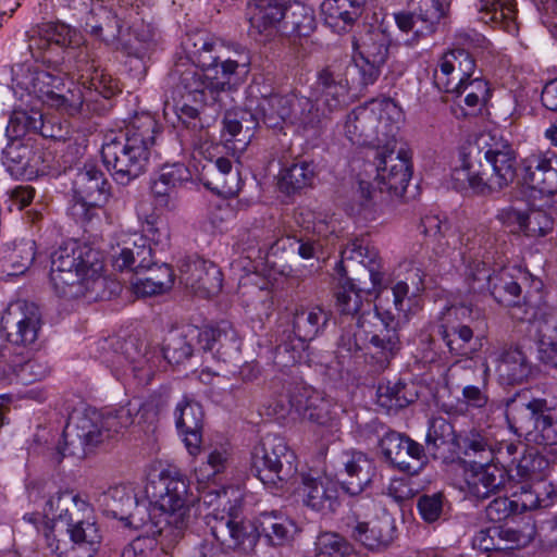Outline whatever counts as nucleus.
Here are the masks:
<instances>
[{"instance_id": "c756f323", "label": "nucleus", "mask_w": 557, "mask_h": 557, "mask_svg": "<svg viewBox=\"0 0 557 557\" xmlns=\"http://www.w3.org/2000/svg\"><path fill=\"white\" fill-rule=\"evenodd\" d=\"M356 262L367 269L374 290L382 288L385 273L382 271L381 258L377 249L366 237H357L350 240L342 250V260L338 264L345 270V262Z\"/></svg>"}, {"instance_id": "5fc2aeb1", "label": "nucleus", "mask_w": 557, "mask_h": 557, "mask_svg": "<svg viewBox=\"0 0 557 557\" xmlns=\"http://www.w3.org/2000/svg\"><path fill=\"white\" fill-rule=\"evenodd\" d=\"M521 293L520 285L513 280L507 270H500L494 273L490 289L486 294L491 295L498 304L511 306L517 302Z\"/></svg>"}, {"instance_id": "20e7f679", "label": "nucleus", "mask_w": 557, "mask_h": 557, "mask_svg": "<svg viewBox=\"0 0 557 557\" xmlns=\"http://www.w3.org/2000/svg\"><path fill=\"white\" fill-rule=\"evenodd\" d=\"M187 492L188 484L177 467L158 463L149 471L145 493L150 502L149 518L160 534L172 527L183 529Z\"/></svg>"}, {"instance_id": "a18cd8bd", "label": "nucleus", "mask_w": 557, "mask_h": 557, "mask_svg": "<svg viewBox=\"0 0 557 557\" xmlns=\"http://www.w3.org/2000/svg\"><path fill=\"white\" fill-rule=\"evenodd\" d=\"M314 178L312 164L307 162L294 163L281 170L278 175V188L281 191L292 195L310 187Z\"/></svg>"}, {"instance_id": "e433bc0d", "label": "nucleus", "mask_w": 557, "mask_h": 557, "mask_svg": "<svg viewBox=\"0 0 557 557\" xmlns=\"http://www.w3.org/2000/svg\"><path fill=\"white\" fill-rule=\"evenodd\" d=\"M351 536L371 550L386 548L394 540V525L387 518L357 522Z\"/></svg>"}, {"instance_id": "ea45409f", "label": "nucleus", "mask_w": 557, "mask_h": 557, "mask_svg": "<svg viewBox=\"0 0 557 557\" xmlns=\"http://www.w3.org/2000/svg\"><path fill=\"white\" fill-rule=\"evenodd\" d=\"M2 163L14 177L34 174L37 171L33 148L18 140L11 141L2 152Z\"/></svg>"}, {"instance_id": "3c124183", "label": "nucleus", "mask_w": 557, "mask_h": 557, "mask_svg": "<svg viewBox=\"0 0 557 557\" xmlns=\"http://www.w3.org/2000/svg\"><path fill=\"white\" fill-rule=\"evenodd\" d=\"M426 446L435 454L441 448L455 453L458 438L453 425L444 418L437 417L430 421L425 437Z\"/></svg>"}, {"instance_id": "f3484780", "label": "nucleus", "mask_w": 557, "mask_h": 557, "mask_svg": "<svg viewBox=\"0 0 557 557\" xmlns=\"http://www.w3.org/2000/svg\"><path fill=\"white\" fill-rule=\"evenodd\" d=\"M78 44L76 29L64 23H44L38 25L29 38L33 57L42 64H60L64 48Z\"/></svg>"}, {"instance_id": "72a5a7b5", "label": "nucleus", "mask_w": 557, "mask_h": 557, "mask_svg": "<svg viewBox=\"0 0 557 557\" xmlns=\"http://www.w3.org/2000/svg\"><path fill=\"white\" fill-rule=\"evenodd\" d=\"M344 470L339 472L341 485L350 496L360 494L371 481L372 462L361 451L349 450L342 455Z\"/></svg>"}, {"instance_id": "7c9ffc66", "label": "nucleus", "mask_w": 557, "mask_h": 557, "mask_svg": "<svg viewBox=\"0 0 557 557\" xmlns=\"http://www.w3.org/2000/svg\"><path fill=\"white\" fill-rule=\"evenodd\" d=\"M211 95L213 92H230L235 90L242 84L239 75V62L231 55H226L222 42H211Z\"/></svg>"}, {"instance_id": "f704fd0d", "label": "nucleus", "mask_w": 557, "mask_h": 557, "mask_svg": "<svg viewBox=\"0 0 557 557\" xmlns=\"http://www.w3.org/2000/svg\"><path fill=\"white\" fill-rule=\"evenodd\" d=\"M467 491L479 499H485L505 486V470L495 465H470L465 469Z\"/></svg>"}, {"instance_id": "13d9d810", "label": "nucleus", "mask_w": 557, "mask_h": 557, "mask_svg": "<svg viewBox=\"0 0 557 557\" xmlns=\"http://www.w3.org/2000/svg\"><path fill=\"white\" fill-rule=\"evenodd\" d=\"M104 502L108 511L115 518H123L131 508L137 507L136 497L133 490L126 485H117L109 488L104 495Z\"/></svg>"}, {"instance_id": "a878e982", "label": "nucleus", "mask_w": 557, "mask_h": 557, "mask_svg": "<svg viewBox=\"0 0 557 557\" xmlns=\"http://www.w3.org/2000/svg\"><path fill=\"white\" fill-rule=\"evenodd\" d=\"M486 362L495 366V372L504 384H517L523 382L531 372V367L521 348L513 345L488 348Z\"/></svg>"}, {"instance_id": "f03ea898", "label": "nucleus", "mask_w": 557, "mask_h": 557, "mask_svg": "<svg viewBox=\"0 0 557 557\" xmlns=\"http://www.w3.org/2000/svg\"><path fill=\"white\" fill-rule=\"evenodd\" d=\"M157 131V121L144 113L136 115L124 132L106 136L102 160L119 184L126 185L145 172Z\"/></svg>"}, {"instance_id": "b1692460", "label": "nucleus", "mask_w": 557, "mask_h": 557, "mask_svg": "<svg viewBox=\"0 0 557 557\" xmlns=\"http://www.w3.org/2000/svg\"><path fill=\"white\" fill-rule=\"evenodd\" d=\"M523 184L541 197L557 194V154L553 151L533 153L523 160Z\"/></svg>"}, {"instance_id": "4468645a", "label": "nucleus", "mask_w": 557, "mask_h": 557, "mask_svg": "<svg viewBox=\"0 0 557 557\" xmlns=\"http://www.w3.org/2000/svg\"><path fill=\"white\" fill-rule=\"evenodd\" d=\"M259 110L263 123L271 128L292 125L299 131H307L318 127V115H313V101L306 97L273 94L262 97Z\"/></svg>"}, {"instance_id": "2eb2a0df", "label": "nucleus", "mask_w": 557, "mask_h": 557, "mask_svg": "<svg viewBox=\"0 0 557 557\" xmlns=\"http://www.w3.org/2000/svg\"><path fill=\"white\" fill-rule=\"evenodd\" d=\"M208 151L209 147H207L206 143L201 144L195 147L189 166H185L182 163H173L161 168L159 177L151 186L152 194L159 206L170 207L171 195L174 189L188 181L201 183L205 188H209L207 172L209 162Z\"/></svg>"}, {"instance_id": "cd10ccee", "label": "nucleus", "mask_w": 557, "mask_h": 557, "mask_svg": "<svg viewBox=\"0 0 557 557\" xmlns=\"http://www.w3.org/2000/svg\"><path fill=\"white\" fill-rule=\"evenodd\" d=\"M119 250L112 256V265L117 271L140 273L152 264V248L147 235L134 233L117 245Z\"/></svg>"}, {"instance_id": "37998d69", "label": "nucleus", "mask_w": 557, "mask_h": 557, "mask_svg": "<svg viewBox=\"0 0 557 557\" xmlns=\"http://www.w3.org/2000/svg\"><path fill=\"white\" fill-rule=\"evenodd\" d=\"M493 443L483 434L470 432L466 436L458 438L455 453L458 450L468 458L470 465H483L493 462L492 453Z\"/></svg>"}, {"instance_id": "774afa93", "label": "nucleus", "mask_w": 557, "mask_h": 557, "mask_svg": "<svg viewBox=\"0 0 557 557\" xmlns=\"http://www.w3.org/2000/svg\"><path fill=\"white\" fill-rule=\"evenodd\" d=\"M193 354V348L185 336L171 334L163 346V356L170 363H181Z\"/></svg>"}, {"instance_id": "423d86ee", "label": "nucleus", "mask_w": 557, "mask_h": 557, "mask_svg": "<svg viewBox=\"0 0 557 557\" xmlns=\"http://www.w3.org/2000/svg\"><path fill=\"white\" fill-rule=\"evenodd\" d=\"M133 423L134 414L129 407H121L104 414L92 412L77 416L63 431L64 443L57 446L55 461L61 462L67 454L76 455L78 449L86 454Z\"/></svg>"}, {"instance_id": "7ed1b4c3", "label": "nucleus", "mask_w": 557, "mask_h": 557, "mask_svg": "<svg viewBox=\"0 0 557 557\" xmlns=\"http://www.w3.org/2000/svg\"><path fill=\"white\" fill-rule=\"evenodd\" d=\"M103 259L99 250L77 240L59 246L50 257V281L64 298H78L102 285Z\"/></svg>"}, {"instance_id": "58836bf2", "label": "nucleus", "mask_w": 557, "mask_h": 557, "mask_svg": "<svg viewBox=\"0 0 557 557\" xmlns=\"http://www.w3.org/2000/svg\"><path fill=\"white\" fill-rule=\"evenodd\" d=\"M419 228L425 237L433 240V250L437 255H447L458 244V237L451 231L447 220L438 214L422 216Z\"/></svg>"}, {"instance_id": "c03bdc74", "label": "nucleus", "mask_w": 557, "mask_h": 557, "mask_svg": "<svg viewBox=\"0 0 557 557\" xmlns=\"http://www.w3.org/2000/svg\"><path fill=\"white\" fill-rule=\"evenodd\" d=\"M329 320V314L321 307H311L295 313L294 333L301 342L315 338Z\"/></svg>"}, {"instance_id": "dca6fc26", "label": "nucleus", "mask_w": 557, "mask_h": 557, "mask_svg": "<svg viewBox=\"0 0 557 557\" xmlns=\"http://www.w3.org/2000/svg\"><path fill=\"white\" fill-rule=\"evenodd\" d=\"M41 326L39 308L25 300L11 302L1 317L0 356L8 343L29 345L35 343Z\"/></svg>"}, {"instance_id": "a211bd4d", "label": "nucleus", "mask_w": 557, "mask_h": 557, "mask_svg": "<svg viewBox=\"0 0 557 557\" xmlns=\"http://www.w3.org/2000/svg\"><path fill=\"white\" fill-rule=\"evenodd\" d=\"M317 97L313 115H318V126L345 103L349 92V82L342 64H333L322 70L317 81Z\"/></svg>"}, {"instance_id": "680f3d73", "label": "nucleus", "mask_w": 557, "mask_h": 557, "mask_svg": "<svg viewBox=\"0 0 557 557\" xmlns=\"http://www.w3.org/2000/svg\"><path fill=\"white\" fill-rule=\"evenodd\" d=\"M363 290L355 284L342 286L336 293V307L342 314L355 315L361 311L363 306Z\"/></svg>"}, {"instance_id": "0eeeda50", "label": "nucleus", "mask_w": 557, "mask_h": 557, "mask_svg": "<svg viewBox=\"0 0 557 557\" xmlns=\"http://www.w3.org/2000/svg\"><path fill=\"white\" fill-rule=\"evenodd\" d=\"M358 327L359 335L369 343L368 362L376 371L385 370L401 348L400 319L393 312L389 297L380 293L374 310L359 317Z\"/></svg>"}, {"instance_id": "4d7b16f0", "label": "nucleus", "mask_w": 557, "mask_h": 557, "mask_svg": "<svg viewBox=\"0 0 557 557\" xmlns=\"http://www.w3.org/2000/svg\"><path fill=\"white\" fill-rule=\"evenodd\" d=\"M495 272H491L485 261L474 259L466 269L465 280L468 285V292L485 295L490 289Z\"/></svg>"}, {"instance_id": "c9c22d12", "label": "nucleus", "mask_w": 557, "mask_h": 557, "mask_svg": "<svg viewBox=\"0 0 557 557\" xmlns=\"http://www.w3.org/2000/svg\"><path fill=\"white\" fill-rule=\"evenodd\" d=\"M141 275L133 282V289L139 296H156L164 294L172 289L175 281L173 269L168 263H157L152 259V264L143 269Z\"/></svg>"}, {"instance_id": "c85d7f7f", "label": "nucleus", "mask_w": 557, "mask_h": 557, "mask_svg": "<svg viewBox=\"0 0 557 557\" xmlns=\"http://www.w3.org/2000/svg\"><path fill=\"white\" fill-rule=\"evenodd\" d=\"M470 312L471 309L466 306H453L443 312L442 321L437 325V333L454 355L467 356L470 352L469 344L473 338V331L470 326L457 321L459 317Z\"/></svg>"}, {"instance_id": "1a4fd4ad", "label": "nucleus", "mask_w": 557, "mask_h": 557, "mask_svg": "<svg viewBox=\"0 0 557 557\" xmlns=\"http://www.w3.org/2000/svg\"><path fill=\"white\" fill-rule=\"evenodd\" d=\"M59 64L39 65L17 64L13 70V81L16 86L29 95H34L42 103L54 108L67 115H75L82 109L84 97L81 90L66 89Z\"/></svg>"}, {"instance_id": "4c0bfd02", "label": "nucleus", "mask_w": 557, "mask_h": 557, "mask_svg": "<svg viewBox=\"0 0 557 557\" xmlns=\"http://www.w3.org/2000/svg\"><path fill=\"white\" fill-rule=\"evenodd\" d=\"M475 5L483 23L493 24L509 34L518 30L517 10L512 0H476Z\"/></svg>"}, {"instance_id": "6ab92c4d", "label": "nucleus", "mask_w": 557, "mask_h": 557, "mask_svg": "<svg viewBox=\"0 0 557 557\" xmlns=\"http://www.w3.org/2000/svg\"><path fill=\"white\" fill-rule=\"evenodd\" d=\"M448 0H418L417 13H396L395 23L400 33L409 37L397 39L408 47L416 46L419 40L433 33L435 24L444 16Z\"/></svg>"}, {"instance_id": "de8ad7c7", "label": "nucleus", "mask_w": 557, "mask_h": 557, "mask_svg": "<svg viewBox=\"0 0 557 557\" xmlns=\"http://www.w3.org/2000/svg\"><path fill=\"white\" fill-rule=\"evenodd\" d=\"M260 535H264L273 545H282L295 532V524L283 516L264 512L259 517Z\"/></svg>"}, {"instance_id": "aec40b11", "label": "nucleus", "mask_w": 557, "mask_h": 557, "mask_svg": "<svg viewBox=\"0 0 557 557\" xmlns=\"http://www.w3.org/2000/svg\"><path fill=\"white\" fill-rule=\"evenodd\" d=\"M109 187L100 170L95 165H85L73 182V189L77 196L71 208L73 216L83 222L91 220L96 207L107 199Z\"/></svg>"}, {"instance_id": "6e6d98bb", "label": "nucleus", "mask_w": 557, "mask_h": 557, "mask_svg": "<svg viewBox=\"0 0 557 557\" xmlns=\"http://www.w3.org/2000/svg\"><path fill=\"white\" fill-rule=\"evenodd\" d=\"M336 406L319 394L310 395L304 408L302 417L320 425H333L336 418Z\"/></svg>"}, {"instance_id": "052dcab7", "label": "nucleus", "mask_w": 557, "mask_h": 557, "mask_svg": "<svg viewBox=\"0 0 557 557\" xmlns=\"http://www.w3.org/2000/svg\"><path fill=\"white\" fill-rule=\"evenodd\" d=\"M515 469L521 479L542 480L549 469V461L539 453L529 451L518 460Z\"/></svg>"}, {"instance_id": "603ef678", "label": "nucleus", "mask_w": 557, "mask_h": 557, "mask_svg": "<svg viewBox=\"0 0 557 557\" xmlns=\"http://www.w3.org/2000/svg\"><path fill=\"white\" fill-rule=\"evenodd\" d=\"M36 255V244L32 239H21L8 246L4 256L5 263L11 268L9 275L23 274L33 263Z\"/></svg>"}, {"instance_id": "2f4dec72", "label": "nucleus", "mask_w": 557, "mask_h": 557, "mask_svg": "<svg viewBox=\"0 0 557 557\" xmlns=\"http://www.w3.org/2000/svg\"><path fill=\"white\" fill-rule=\"evenodd\" d=\"M176 426L184 434V443L191 456H197L202 450V423L205 411L197 401H182L175 409Z\"/></svg>"}, {"instance_id": "69168bd1", "label": "nucleus", "mask_w": 557, "mask_h": 557, "mask_svg": "<svg viewBox=\"0 0 557 557\" xmlns=\"http://www.w3.org/2000/svg\"><path fill=\"white\" fill-rule=\"evenodd\" d=\"M315 557H352L351 547L339 535L324 533L318 540Z\"/></svg>"}, {"instance_id": "ddd939ff", "label": "nucleus", "mask_w": 557, "mask_h": 557, "mask_svg": "<svg viewBox=\"0 0 557 557\" xmlns=\"http://www.w3.org/2000/svg\"><path fill=\"white\" fill-rule=\"evenodd\" d=\"M252 460L258 479L268 486L283 487L297 472L296 456L277 435L263 438Z\"/></svg>"}, {"instance_id": "49530a36", "label": "nucleus", "mask_w": 557, "mask_h": 557, "mask_svg": "<svg viewBox=\"0 0 557 557\" xmlns=\"http://www.w3.org/2000/svg\"><path fill=\"white\" fill-rule=\"evenodd\" d=\"M182 278L187 288L195 295L207 299L209 290L207 282V261L198 255L188 256L181 264Z\"/></svg>"}, {"instance_id": "f257e3e1", "label": "nucleus", "mask_w": 557, "mask_h": 557, "mask_svg": "<svg viewBox=\"0 0 557 557\" xmlns=\"http://www.w3.org/2000/svg\"><path fill=\"white\" fill-rule=\"evenodd\" d=\"M517 156L508 141L487 135L460 152V165L454 169L451 180L459 190L488 195L509 186L516 178Z\"/></svg>"}, {"instance_id": "5701e85b", "label": "nucleus", "mask_w": 557, "mask_h": 557, "mask_svg": "<svg viewBox=\"0 0 557 557\" xmlns=\"http://www.w3.org/2000/svg\"><path fill=\"white\" fill-rule=\"evenodd\" d=\"M299 495L305 506L323 515L334 512L341 505L337 482L325 473H302Z\"/></svg>"}, {"instance_id": "a19ab883", "label": "nucleus", "mask_w": 557, "mask_h": 557, "mask_svg": "<svg viewBox=\"0 0 557 557\" xmlns=\"http://www.w3.org/2000/svg\"><path fill=\"white\" fill-rule=\"evenodd\" d=\"M368 0H324L321 12L331 26H351L362 14Z\"/></svg>"}, {"instance_id": "864d4df0", "label": "nucleus", "mask_w": 557, "mask_h": 557, "mask_svg": "<svg viewBox=\"0 0 557 557\" xmlns=\"http://www.w3.org/2000/svg\"><path fill=\"white\" fill-rule=\"evenodd\" d=\"M539 356L547 366L557 369V317L539 324Z\"/></svg>"}, {"instance_id": "bb28decb", "label": "nucleus", "mask_w": 557, "mask_h": 557, "mask_svg": "<svg viewBox=\"0 0 557 557\" xmlns=\"http://www.w3.org/2000/svg\"><path fill=\"white\" fill-rule=\"evenodd\" d=\"M497 219L512 232L522 233L530 238L546 236L554 230L555 224L552 215L541 209L520 211L506 208L498 212Z\"/></svg>"}, {"instance_id": "393cba45", "label": "nucleus", "mask_w": 557, "mask_h": 557, "mask_svg": "<svg viewBox=\"0 0 557 557\" xmlns=\"http://www.w3.org/2000/svg\"><path fill=\"white\" fill-rule=\"evenodd\" d=\"M286 5L280 0H256L247 8L249 35L257 41L267 42L281 32Z\"/></svg>"}, {"instance_id": "8fccbe9b", "label": "nucleus", "mask_w": 557, "mask_h": 557, "mask_svg": "<svg viewBox=\"0 0 557 557\" xmlns=\"http://www.w3.org/2000/svg\"><path fill=\"white\" fill-rule=\"evenodd\" d=\"M178 75L183 88L193 96L195 103L200 104L201 110L206 108V90L209 86L206 70L189 64L185 70H175L174 75Z\"/></svg>"}, {"instance_id": "473e14b6", "label": "nucleus", "mask_w": 557, "mask_h": 557, "mask_svg": "<svg viewBox=\"0 0 557 557\" xmlns=\"http://www.w3.org/2000/svg\"><path fill=\"white\" fill-rule=\"evenodd\" d=\"M90 511L89 504L72 490L59 491L50 496L44 508L45 517L72 525Z\"/></svg>"}, {"instance_id": "9b49d317", "label": "nucleus", "mask_w": 557, "mask_h": 557, "mask_svg": "<svg viewBox=\"0 0 557 557\" xmlns=\"http://www.w3.org/2000/svg\"><path fill=\"white\" fill-rule=\"evenodd\" d=\"M456 45L461 48L445 52L434 71V84L445 92L460 89L463 83L472 78L476 66L469 50L485 49L490 42L478 33H459Z\"/></svg>"}, {"instance_id": "e2e57ef3", "label": "nucleus", "mask_w": 557, "mask_h": 557, "mask_svg": "<svg viewBox=\"0 0 557 557\" xmlns=\"http://www.w3.org/2000/svg\"><path fill=\"white\" fill-rule=\"evenodd\" d=\"M125 362H127L134 376L139 381V383H149L154 375V366L151 364L150 360L143 356L137 360H129L128 356L116 355L113 360H111V367L117 373L124 370Z\"/></svg>"}, {"instance_id": "79ce46f5", "label": "nucleus", "mask_w": 557, "mask_h": 557, "mask_svg": "<svg viewBox=\"0 0 557 557\" xmlns=\"http://www.w3.org/2000/svg\"><path fill=\"white\" fill-rule=\"evenodd\" d=\"M461 99L466 104L463 115H475L481 112L491 97L488 83L481 77H472L460 86V89L450 91ZM461 100L459 101V103Z\"/></svg>"}, {"instance_id": "412c9836", "label": "nucleus", "mask_w": 557, "mask_h": 557, "mask_svg": "<svg viewBox=\"0 0 557 557\" xmlns=\"http://www.w3.org/2000/svg\"><path fill=\"white\" fill-rule=\"evenodd\" d=\"M383 455L399 470L418 474L426 465L424 447L410 437L389 431L380 441Z\"/></svg>"}, {"instance_id": "bf43d9fd", "label": "nucleus", "mask_w": 557, "mask_h": 557, "mask_svg": "<svg viewBox=\"0 0 557 557\" xmlns=\"http://www.w3.org/2000/svg\"><path fill=\"white\" fill-rule=\"evenodd\" d=\"M9 126L12 128L15 136H23L30 132L40 133L45 137L51 136L45 132L42 114L38 111H14L10 117Z\"/></svg>"}, {"instance_id": "f8f14e48", "label": "nucleus", "mask_w": 557, "mask_h": 557, "mask_svg": "<svg viewBox=\"0 0 557 557\" xmlns=\"http://www.w3.org/2000/svg\"><path fill=\"white\" fill-rule=\"evenodd\" d=\"M403 38H406L404 33L393 39L383 23L363 26L354 41L356 51L354 63L359 71L360 82L363 86L372 85L377 81L388 59L389 48L393 45H400L397 39L401 40Z\"/></svg>"}, {"instance_id": "39448f33", "label": "nucleus", "mask_w": 557, "mask_h": 557, "mask_svg": "<svg viewBox=\"0 0 557 557\" xmlns=\"http://www.w3.org/2000/svg\"><path fill=\"white\" fill-rule=\"evenodd\" d=\"M243 493L237 485L211 482V507H213L214 525L211 534L225 549H251L259 536L260 524L257 521L240 520Z\"/></svg>"}, {"instance_id": "4be33fe9", "label": "nucleus", "mask_w": 557, "mask_h": 557, "mask_svg": "<svg viewBox=\"0 0 557 557\" xmlns=\"http://www.w3.org/2000/svg\"><path fill=\"white\" fill-rule=\"evenodd\" d=\"M389 146L377 152L376 180L386 190L403 194L412 174L411 156L408 150L395 151Z\"/></svg>"}, {"instance_id": "9d476101", "label": "nucleus", "mask_w": 557, "mask_h": 557, "mask_svg": "<svg viewBox=\"0 0 557 557\" xmlns=\"http://www.w3.org/2000/svg\"><path fill=\"white\" fill-rule=\"evenodd\" d=\"M506 419L510 430L529 443L557 445V408L546 399L517 394L507 403Z\"/></svg>"}, {"instance_id": "338daca9", "label": "nucleus", "mask_w": 557, "mask_h": 557, "mask_svg": "<svg viewBox=\"0 0 557 557\" xmlns=\"http://www.w3.org/2000/svg\"><path fill=\"white\" fill-rule=\"evenodd\" d=\"M49 374V367L46 361L30 359L17 366L14 370L15 380L18 384L30 385L44 380Z\"/></svg>"}, {"instance_id": "09e8293b", "label": "nucleus", "mask_w": 557, "mask_h": 557, "mask_svg": "<svg viewBox=\"0 0 557 557\" xmlns=\"http://www.w3.org/2000/svg\"><path fill=\"white\" fill-rule=\"evenodd\" d=\"M67 532L73 542V548L84 550V555L77 557H91L101 539L98 527L81 518V521H74L72 525H67Z\"/></svg>"}, {"instance_id": "6e6552de", "label": "nucleus", "mask_w": 557, "mask_h": 557, "mask_svg": "<svg viewBox=\"0 0 557 557\" xmlns=\"http://www.w3.org/2000/svg\"><path fill=\"white\" fill-rule=\"evenodd\" d=\"M400 108L391 99H373L346 117L345 136L359 146H389L400 120Z\"/></svg>"}, {"instance_id": "0e129e2a", "label": "nucleus", "mask_w": 557, "mask_h": 557, "mask_svg": "<svg viewBox=\"0 0 557 557\" xmlns=\"http://www.w3.org/2000/svg\"><path fill=\"white\" fill-rule=\"evenodd\" d=\"M95 0H71L67 3L69 8L78 11L81 14H85V27L86 30L95 36H100L102 33V25L96 21V16L106 14L104 7L100 3L94 4Z\"/></svg>"}]
</instances>
